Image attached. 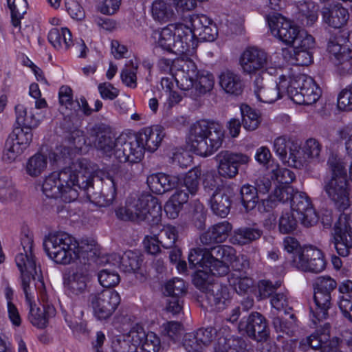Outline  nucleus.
I'll return each instance as SVG.
<instances>
[{
	"instance_id": "f257e3e1",
	"label": "nucleus",
	"mask_w": 352,
	"mask_h": 352,
	"mask_svg": "<svg viewBox=\"0 0 352 352\" xmlns=\"http://www.w3.org/2000/svg\"><path fill=\"white\" fill-rule=\"evenodd\" d=\"M164 135V128L155 125L141 130L127 140L120 138L118 143L122 144V148L117 150L116 158L121 163H137L142 159L145 150L156 151Z\"/></svg>"
},
{
	"instance_id": "f03ea898",
	"label": "nucleus",
	"mask_w": 352,
	"mask_h": 352,
	"mask_svg": "<svg viewBox=\"0 0 352 352\" xmlns=\"http://www.w3.org/2000/svg\"><path fill=\"white\" fill-rule=\"evenodd\" d=\"M327 164L331 177L324 179L323 190L338 210H344L350 206L346 164L333 153L329 156Z\"/></svg>"
},
{
	"instance_id": "7ed1b4c3",
	"label": "nucleus",
	"mask_w": 352,
	"mask_h": 352,
	"mask_svg": "<svg viewBox=\"0 0 352 352\" xmlns=\"http://www.w3.org/2000/svg\"><path fill=\"white\" fill-rule=\"evenodd\" d=\"M223 131L217 122L199 120L190 126L188 143L196 154L207 157L216 152L221 146Z\"/></svg>"
},
{
	"instance_id": "20e7f679",
	"label": "nucleus",
	"mask_w": 352,
	"mask_h": 352,
	"mask_svg": "<svg viewBox=\"0 0 352 352\" xmlns=\"http://www.w3.org/2000/svg\"><path fill=\"white\" fill-rule=\"evenodd\" d=\"M188 25L182 23L168 24L152 34L157 47L175 54L191 53L195 49V43Z\"/></svg>"
},
{
	"instance_id": "39448f33",
	"label": "nucleus",
	"mask_w": 352,
	"mask_h": 352,
	"mask_svg": "<svg viewBox=\"0 0 352 352\" xmlns=\"http://www.w3.org/2000/svg\"><path fill=\"white\" fill-rule=\"evenodd\" d=\"M162 214V206L158 199L151 195H142L133 203L116 210L117 217L121 220L146 221L152 228L161 222Z\"/></svg>"
},
{
	"instance_id": "423d86ee",
	"label": "nucleus",
	"mask_w": 352,
	"mask_h": 352,
	"mask_svg": "<svg viewBox=\"0 0 352 352\" xmlns=\"http://www.w3.org/2000/svg\"><path fill=\"white\" fill-rule=\"evenodd\" d=\"M78 241L65 232H50L43 240L47 255L55 263L70 264L78 258Z\"/></svg>"
},
{
	"instance_id": "0eeeda50",
	"label": "nucleus",
	"mask_w": 352,
	"mask_h": 352,
	"mask_svg": "<svg viewBox=\"0 0 352 352\" xmlns=\"http://www.w3.org/2000/svg\"><path fill=\"white\" fill-rule=\"evenodd\" d=\"M338 285L329 276L317 277L313 283L314 309H311V319L314 324L329 318V310L331 308V294Z\"/></svg>"
},
{
	"instance_id": "6e6552de",
	"label": "nucleus",
	"mask_w": 352,
	"mask_h": 352,
	"mask_svg": "<svg viewBox=\"0 0 352 352\" xmlns=\"http://www.w3.org/2000/svg\"><path fill=\"white\" fill-rule=\"evenodd\" d=\"M60 185L63 188V201L70 203L77 199L80 192L85 196L87 187L91 183L90 173L73 170L67 167L56 172Z\"/></svg>"
},
{
	"instance_id": "1a4fd4ad",
	"label": "nucleus",
	"mask_w": 352,
	"mask_h": 352,
	"mask_svg": "<svg viewBox=\"0 0 352 352\" xmlns=\"http://www.w3.org/2000/svg\"><path fill=\"white\" fill-rule=\"evenodd\" d=\"M287 91L291 99L299 104H312L321 96L320 88L312 78L305 74L291 80Z\"/></svg>"
},
{
	"instance_id": "9d476101",
	"label": "nucleus",
	"mask_w": 352,
	"mask_h": 352,
	"mask_svg": "<svg viewBox=\"0 0 352 352\" xmlns=\"http://www.w3.org/2000/svg\"><path fill=\"white\" fill-rule=\"evenodd\" d=\"M330 243L336 252L343 257L348 256L352 251V211L341 214L336 222Z\"/></svg>"
},
{
	"instance_id": "9b49d317",
	"label": "nucleus",
	"mask_w": 352,
	"mask_h": 352,
	"mask_svg": "<svg viewBox=\"0 0 352 352\" xmlns=\"http://www.w3.org/2000/svg\"><path fill=\"white\" fill-rule=\"evenodd\" d=\"M330 331V324L325 323L309 336L302 339L300 342V348L303 351L312 349H319L320 352H342L340 351L341 347L339 337L331 338Z\"/></svg>"
},
{
	"instance_id": "f8f14e48",
	"label": "nucleus",
	"mask_w": 352,
	"mask_h": 352,
	"mask_svg": "<svg viewBox=\"0 0 352 352\" xmlns=\"http://www.w3.org/2000/svg\"><path fill=\"white\" fill-rule=\"evenodd\" d=\"M327 50L342 69L346 72L352 71V31L342 32L331 38Z\"/></svg>"
},
{
	"instance_id": "ddd939ff",
	"label": "nucleus",
	"mask_w": 352,
	"mask_h": 352,
	"mask_svg": "<svg viewBox=\"0 0 352 352\" xmlns=\"http://www.w3.org/2000/svg\"><path fill=\"white\" fill-rule=\"evenodd\" d=\"M88 302L93 309L94 316L98 320H107L115 312L120 303V296L115 290L104 289L92 293Z\"/></svg>"
},
{
	"instance_id": "4468645a",
	"label": "nucleus",
	"mask_w": 352,
	"mask_h": 352,
	"mask_svg": "<svg viewBox=\"0 0 352 352\" xmlns=\"http://www.w3.org/2000/svg\"><path fill=\"white\" fill-rule=\"evenodd\" d=\"M32 129L23 126L16 127L7 138L3 159L10 163L30 145L32 140Z\"/></svg>"
},
{
	"instance_id": "2eb2a0df",
	"label": "nucleus",
	"mask_w": 352,
	"mask_h": 352,
	"mask_svg": "<svg viewBox=\"0 0 352 352\" xmlns=\"http://www.w3.org/2000/svg\"><path fill=\"white\" fill-rule=\"evenodd\" d=\"M269 64L267 52L255 46L246 47L239 57L241 71L247 75L263 74L267 71Z\"/></svg>"
},
{
	"instance_id": "dca6fc26",
	"label": "nucleus",
	"mask_w": 352,
	"mask_h": 352,
	"mask_svg": "<svg viewBox=\"0 0 352 352\" xmlns=\"http://www.w3.org/2000/svg\"><path fill=\"white\" fill-rule=\"evenodd\" d=\"M101 188L96 189L91 183L86 188L85 196L94 204L100 207L110 206L116 196V183L114 178L110 176L106 177L100 181Z\"/></svg>"
},
{
	"instance_id": "f3484780",
	"label": "nucleus",
	"mask_w": 352,
	"mask_h": 352,
	"mask_svg": "<svg viewBox=\"0 0 352 352\" xmlns=\"http://www.w3.org/2000/svg\"><path fill=\"white\" fill-rule=\"evenodd\" d=\"M294 265L302 271L320 273L326 267V261L323 253L316 248H307L303 252L293 258Z\"/></svg>"
},
{
	"instance_id": "a211bd4d",
	"label": "nucleus",
	"mask_w": 352,
	"mask_h": 352,
	"mask_svg": "<svg viewBox=\"0 0 352 352\" xmlns=\"http://www.w3.org/2000/svg\"><path fill=\"white\" fill-rule=\"evenodd\" d=\"M217 160L219 174L225 178L232 179L238 174L239 167L248 164L250 158L242 153L223 151L217 155Z\"/></svg>"
},
{
	"instance_id": "6ab92c4d",
	"label": "nucleus",
	"mask_w": 352,
	"mask_h": 352,
	"mask_svg": "<svg viewBox=\"0 0 352 352\" xmlns=\"http://www.w3.org/2000/svg\"><path fill=\"white\" fill-rule=\"evenodd\" d=\"M272 34L288 45H292L302 30L280 14L267 16Z\"/></svg>"
},
{
	"instance_id": "aec40b11",
	"label": "nucleus",
	"mask_w": 352,
	"mask_h": 352,
	"mask_svg": "<svg viewBox=\"0 0 352 352\" xmlns=\"http://www.w3.org/2000/svg\"><path fill=\"white\" fill-rule=\"evenodd\" d=\"M234 252V249L228 245H217L207 249L206 258L209 271L212 275L222 276L228 273L227 262L232 258Z\"/></svg>"
},
{
	"instance_id": "412c9836",
	"label": "nucleus",
	"mask_w": 352,
	"mask_h": 352,
	"mask_svg": "<svg viewBox=\"0 0 352 352\" xmlns=\"http://www.w3.org/2000/svg\"><path fill=\"white\" fill-rule=\"evenodd\" d=\"M239 329L257 342L266 341L270 337V329L266 318L258 312H252L240 322Z\"/></svg>"
},
{
	"instance_id": "4be33fe9",
	"label": "nucleus",
	"mask_w": 352,
	"mask_h": 352,
	"mask_svg": "<svg viewBox=\"0 0 352 352\" xmlns=\"http://www.w3.org/2000/svg\"><path fill=\"white\" fill-rule=\"evenodd\" d=\"M291 208L299 215L301 223L305 227H311L318 221V215L313 208L311 199L303 192L296 191L292 196Z\"/></svg>"
},
{
	"instance_id": "5701e85b",
	"label": "nucleus",
	"mask_w": 352,
	"mask_h": 352,
	"mask_svg": "<svg viewBox=\"0 0 352 352\" xmlns=\"http://www.w3.org/2000/svg\"><path fill=\"white\" fill-rule=\"evenodd\" d=\"M175 72V81L177 87L182 91L188 90L192 86L195 76L200 70H197L196 64L189 58H177L173 61Z\"/></svg>"
},
{
	"instance_id": "b1692460",
	"label": "nucleus",
	"mask_w": 352,
	"mask_h": 352,
	"mask_svg": "<svg viewBox=\"0 0 352 352\" xmlns=\"http://www.w3.org/2000/svg\"><path fill=\"white\" fill-rule=\"evenodd\" d=\"M89 279L87 270L77 268L64 275L63 283L69 295L78 296L86 292Z\"/></svg>"
},
{
	"instance_id": "393cba45",
	"label": "nucleus",
	"mask_w": 352,
	"mask_h": 352,
	"mask_svg": "<svg viewBox=\"0 0 352 352\" xmlns=\"http://www.w3.org/2000/svg\"><path fill=\"white\" fill-rule=\"evenodd\" d=\"M210 287L205 296L211 310L219 311L224 309L230 302L228 287L219 283H214Z\"/></svg>"
},
{
	"instance_id": "a878e982",
	"label": "nucleus",
	"mask_w": 352,
	"mask_h": 352,
	"mask_svg": "<svg viewBox=\"0 0 352 352\" xmlns=\"http://www.w3.org/2000/svg\"><path fill=\"white\" fill-rule=\"evenodd\" d=\"M182 180L177 176L158 173L147 177V185L153 193L162 195L178 186Z\"/></svg>"
},
{
	"instance_id": "bb28decb",
	"label": "nucleus",
	"mask_w": 352,
	"mask_h": 352,
	"mask_svg": "<svg viewBox=\"0 0 352 352\" xmlns=\"http://www.w3.org/2000/svg\"><path fill=\"white\" fill-rule=\"evenodd\" d=\"M253 88L256 97L262 102L272 103L280 97L278 85L275 82H267L261 75L254 80Z\"/></svg>"
},
{
	"instance_id": "cd10ccee",
	"label": "nucleus",
	"mask_w": 352,
	"mask_h": 352,
	"mask_svg": "<svg viewBox=\"0 0 352 352\" xmlns=\"http://www.w3.org/2000/svg\"><path fill=\"white\" fill-rule=\"evenodd\" d=\"M232 192L228 187H223L213 192L209 200L212 212L219 217H226L230 212L232 204Z\"/></svg>"
},
{
	"instance_id": "c85d7f7f",
	"label": "nucleus",
	"mask_w": 352,
	"mask_h": 352,
	"mask_svg": "<svg viewBox=\"0 0 352 352\" xmlns=\"http://www.w3.org/2000/svg\"><path fill=\"white\" fill-rule=\"evenodd\" d=\"M292 143L285 136L276 138L274 142V151L280 159L289 166L295 168H300L302 165L300 160L297 159L298 151L293 149Z\"/></svg>"
},
{
	"instance_id": "c756f323",
	"label": "nucleus",
	"mask_w": 352,
	"mask_h": 352,
	"mask_svg": "<svg viewBox=\"0 0 352 352\" xmlns=\"http://www.w3.org/2000/svg\"><path fill=\"white\" fill-rule=\"evenodd\" d=\"M322 16L323 21L326 24L336 29L344 26L349 19L348 10L340 3L330 8H323Z\"/></svg>"
},
{
	"instance_id": "7c9ffc66",
	"label": "nucleus",
	"mask_w": 352,
	"mask_h": 352,
	"mask_svg": "<svg viewBox=\"0 0 352 352\" xmlns=\"http://www.w3.org/2000/svg\"><path fill=\"white\" fill-rule=\"evenodd\" d=\"M214 84L213 75L208 71L200 70L195 76L192 86L185 91V96L196 99L200 96L210 91Z\"/></svg>"
},
{
	"instance_id": "2f4dec72",
	"label": "nucleus",
	"mask_w": 352,
	"mask_h": 352,
	"mask_svg": "<svg viewBox=\"0 0 352 352\" xmlns=\"http://www.w3.org/2000/svg\"><path fill=\"white\" fill-rule=\"evenodd\" d=\"M232 228L227 221L214 224L200 236V241L206 245L222 243L228 238Z\"/></svg>"
},
{
	"instance_id": "473e14b6",
	"label": "nucleus",
	"mask_w": 352,
	"mask_h": 352,
	"mask_svg": "<svg viewBox=\"0 0 352 352\" xmlns=\"http://www.w3.org/2000/svg\"><path fill=\"white\" fill-rule=\"evenodd\" d=\"M28 304L30 307L28 320L34 326L38 328H45L47 326L49 318L55 315V309L50 305L38 307L33 302Z\"/></svg>"
},
{
	"instance_id": "72a5a7b5",
	"label": "nucleus",
	"mask_w": 352,
	"mask_h": 352,
	"mask_svg": "<svg viewBox=\"0 0 352 352\" xmlns=\"http://www.w3.org/2000/svg\"><path fill=\"white\" fill-rule=\"evenodd\" d=\"M97 138L95 141V146L97 149L102 151L104 153L110 155L112 151L114 150V155L116 156V151L119 148H122V144L118 143L120 138H124L125 137L120 136L115 138L111 136L109 131H102L104 129V126L101 124L96 126Z\"/></svg>"
},
{
	"instance_id": "f704fd0d",
	"label": "nucleus",
	"mask_w": 352,
	"mask_h": 352,
	"mask_svg": "<svg viewBox=\"0 0 352 352\" xmlns=\"http://www.w3.org/2000/svg\"><path fill=\"white\" fill-rule=\"evenodd\" d=\"M219 85L226 93L241 95L244 89V83L241 76L230 70H226L219 75Z\"/></svg>"
},
{
	"instance_id": "c9c22d12",
	"label": "nucleus",
	"mask_w": 352,
	"mask_h": 352,
	"mask_svg": "<svg viewBox=\"0 0 352 352\" xmlns=\"http://www.w3.org/2000/svg\"><path fill=\"white\" fill-rule=\"evenodd\" d=\"M151 16L154 21L160 23L175 21L177 13L166 0H155L151 7Z\"/></svg>"
},
{
	"instance_id": "e433bc0d",
	"label": "nucleus",
	"mask_w": 352,
	"mask_h": 352,
	"mask_svg": "<svg viewBox=\"0 0 352 352\" xmlns=\"http://www.w3.org/2000/svg\"><path fill=\"white\" fill-rule=\"evenodd\" d=\"M263 231L253 227H241L234 230L230 241L234 245H245L261 238Z\"/></svg>"
},
{
	"instance_id": "4c0bfd02",
	"label": "nucleus",
	"mask_w": 352,
	"mask_h": 352,
	"mask_svg": "<svg viewBox=\"0 0 352 352\" xmlns=\"http://www.w3.org/2000/svg\"><path fill=\"white\" fill-rule=\"evenodd\" d=\"M48 41L56 50H67L73 45L72 33L66 28H52L48 34Z\"/></svg>"
},
{
	"instance_id": "58836bf2",
	"label": "nucleus",
	"mask_w": 352,
	"mask_h": 352,
	"mask_svg": "<svg viewBox=\"0 0 352 352\" xmlns=\"http://www.w3.org/2000/svg\"><path fill=\"white\" fill-rule=\"evenodd\" d=\"M294 194V189L289 186H283L276 188L273 195H270L269 198L261 199L263 210L269 211L274 206L276 201L283 203L288 200L292 201Z\"/></svg>"
},
{
	"instance_id": "ea45409f",
	"label": "nucleus",
	"mask_w": 352,
	"mask_h": 352,
	"mask_svg": "<svg viewBox=\"0 0 352 352\" xmlns=\"http://www.w3.org/2000/svg\"><path fill=\"white\" fill-rule=\"evenodd\" d=\"M64 314L65 320L71 329L78 332L86 331L87 323L82 319L84 312L80 307L74 306L65 310Z\"/></svg>"
},
{
	"instance_id": "a19ab883",
	"label": "nucleus",
	"mask_w": 352,
	"mask_h": 352,
	"mask_svg": "<svg viewBox=\"0 0 352 352\" xmlns=\"http://www.w3.org/2000/svg\"><path fill=\"white\" fill-rule=\"evenodd\" d=\"M47 166V157L41 153H36L27 160L24 168L28 175L36 177L42 174Z\"/></svg>"
},
{
	"instance_id": "79ce46f5",
	"label": "nucleus",
	"mask_w": 352,
	"mask_h": 352,
	"mask_svg": "<svg viewBox=\"0 0 352 352\" xmlns=\"http://www.w3.org/2000/svg\"><path fill=\"white\" fill-rule=\"evenodd\" d=\"M118 260L119 267L125 272H135L142 265V259L140 255L133 251H126L121 256L115 255V259Z\"/></svg>"
},
{
	"instance_id": "37998d69",
	"label": "nucleus",
	"mask_w": 352,
	"mask_h": 352,
	"mask_svg": "<svg viewBox=\"0 0 352 352\" xmlns=\"http://www.w3.org/2000/svg\"><path fill=\"white\" fill-rule=\"evenodd\" d=\"M57 178L56 172H53L49 175L43 183L42 190L47 197L60 198L63 200V188Z\"/></svg>"
},
{
	"instance_id": "c03bdc74",
	"label": "nucleus",
	"mask_w": 352,
	"mask_h": 352,
	"mask_svg": "<svg viewBox=\"0 0 352 352\" xmlns=\"http://www.w3.org/2000/svg\"><path fill=\"white\" fill-rule=\"evenodd\" d=\"M15 262L21 274L34 273L37 275L38 272L33 252H19L15 257Z\"/></svg>"
},
{
	"instance_id": "a18cd8bd",
	"label": "nucleus",
	"mask_w": 352,
	"mask_h": 352,
	"mask_svg": "<svg viewBox=\"0 0 352 352\" xmlns=\"http://www.w3.org/2000/svg\"><path fill=\"white\" fill-rule=\"evenodd\" d=\"M21 286L23 290V292L25 296V299L28 303H30L32 302L34 298V296L36 292V279L37 277L38 281L40 283L41 285H43V283L40 279V276L38 275V272H37V275L34 273L32 274H21Z\"/></svg>"
},
{
	"instance_id": "49530a36",
	"label": "nucleus",
	"mask_w": 352,
	"mask_h": 352,
	"mask_svg": "<svg viewBox=\"0 0 352 352\" xmlns=\"http://www.w3.org/2000/svg\"><path fill=\"white\" fill-rule=\"evenodd\" d=\"M285 58L299 65H308L312 62V54L310 50H304L294 48L284 49L283 50Z\"/></svg>"
},
{
	"instance_id": "de8ad7c7",
	"label": "nucleus",
	"mask_w": 352,
	"mask_h": 352,
	"mask_svg": "<svg viewBox=\"0 0 352 352\" xmlns=\"http://www.w3.org/2000/svg\"><path fill=\"white\" fill-rule=\"evenodd\" d=\"M228 282L231 287L239 294H245L253 286V280L243 274L232 273L228 277Z\"/></svg>"
},
{
	"instance_id": "09e8293b",
	"label": "nucleus",
	"mask_w": 352,
	"mask_h": 352,
	"mask_svg": "<svg viewBox=\"0 0 352 352\" xmlns=\"http://www.w3.org/2000/svg\"><path fill=\"white\" fill-rule=\"evenodd\" d=\"M242 124L248 131H254L261 123V118L258 113L247 104L241 107Z\"/></svg>"
},
{
	"instance_id": "8fccbe9b",
	"label": "nucleus",
	"mask_w": 352,
	"mask_h": 352,
	"mask_svg": "<svg viewBox=\"0 0 352 352\" xmlns=\"http://www.w3.org/2000/svg\"><path fill=\"white\" fill-rule=\"evenodd\" d=\"M16 120L19 126L25 128H36L39 124V120L36 118L35 115L30 111L27 112V109L22 104H17L15 107Z\"/></svg>"
},
{
	"instance_id": "3c124183",
	"label": "nucleus",
	"mask_w": 352,
	"mask_h": 352,
	"mask_svg": "<svg viewBox=\"0 0 352 352\" xmlns=\"http://www.w3.org/2000/svg\"><path fill=\"white\" fill-rule=\"evenodd\" d=\"M241 202L247 211L254 209L258 202V194L254 187L250 184L243 185L240 191Z\"/></svg>"
},
{
	"instance_id": "603ef678",
	"label": "nucleus",
	"mask_w": 352,
	"mask_h": 352,
	"mask_svg": "<svg viewBox=\"0 0 352 352\" xmlns=\"http://www.w3.org/2000/svg\"><path fill=\"white\" fill-rule=\"evenodd\" d=\"M160 245L165 249L174 248L178 237V232L175 227L172 226H164L160 232L156 234Z\"/></svg>"
},
{
	"instance_id": "864d4df0",
	"label": "nucleus",
	"mask_w": 352,
	"mask_h": 352,
	"mask_svg": "<svg viewBox=\"0 0 352 352\" xmlns=\"http://www.w3.org/2000/svg\"><path fill=\"white\" fill-rule=\"evenodd\" d=\"M8 6L11 12L12 23L14 27H19L21 19L27 12L26 0H7Z\"/></svg>"
},
{
	"instance_id": "5fc2aeb1",
	"label": "nucleus",
	"mask_w": 352,
	"mask_h": 352,
	"mask_svg": "<svg viewBox=\"0 0 352 352\" xmlns=\"http://www.w3.org/2000/svg\"><path fill=\"white\" fill-rule=\"evenodd\" d=\"M188 22L190 25V27L188 26V28L193 35L192 40L195 43L196 48L197 42L195 39V35L201 32V30H205L213 21L205 14H192L189 16Z\"/></svg>"
},
{
	"instance_id": "6e6d98bb",
	"label": "nucleus",
	"mask_w": 352,
	"mask_h": 352,
	"mask_svg": "<svg viewBox=\"0 0 352 352\" xmlns=\"http://www.w3.org/2000/svg\"><path fill=\"white\" fill-rule=\"evenodd\" d=\"M289 318L290 320H287L277 316L273 319L272 323L276 331L292 337L294 335L296 330V317L294 314H291Z\"/></svg>"
},
{
	"instance_id": "4d7b16f0",
	"label": "nucleus",
	"mask_w": 352,
	"mask_h": 352,
	"mask_svg": "<svg viewBox=\"0 0 352 352\" xmlns=\"http://www.w3.org/2000/svg\"><path fill=\"white\" fill-rule=\"evenodd\" d=\"M207 248H196L190 250L188 254V263L190 267H201L209 270L208 260L206 258Z\"/></svg>"
},
{
	"instance_id": "13d9d810",
	"label": "nucleus",
	"mask_w": 352,
	"mask_h": 352,
	"mask_svg": "<svg viewBox=\"0 0 352 352\" xmlns=\"http://www.w3.org/2000/svg\"><path fill=\"white\" fill-rule=\"evenodd\" d=\"M124 335L136 352H140L139 349L147 336L144 328L139 324L133 326L129 333Z\"/></svg>"
},
{
	"instance_id": "bf43d9fd",
	"label": "nucleus",
	"mask_w": 352,
	"mask_h": 352,
	"mask_svg": "<svg viewBox=\"0 0 352 352\" xmlns=\"http://www.w3.org/2000/svg\"><path fill=\"white\" fill-rule=\"evenodd\" d=\"M210 274H212L208 269L197 270L192 278L194 285L201 292L206 293L210 288V286L215 283L210 280Z\"/></svg>"
},
{
	"instance_id": "052dcab7",
	"label": "nucleus",
	"mask_w": 352,
	"mask_h": 352,
	"mask_svg": "<svg viewBox=\"0 0 352 352\" xmlns=\"http://www.w3.org/2000/svg\"><path fill=\"white\" fill-rule=\"evenodd\" d=\"M186 291L187 288L184 280L174 278L165 284L164 294L166 296L182 297Z\"/></svg>"
},
{
	"instance_id": "680f3d73",
	"label": "nucleus",
	"mask_w": 352,
	"mask_h": 352,
	"mask_svg": "<svg viewBox=\"0 0 352 352\" xmlns=\"http://www.w3.org/2000/svg\"><path fill=\"white\" fill-rule=\"evenodd\" d=\"M58 100L61 106L71 111H76V107H79L78 100L73 99V91L69 86L63 85L60 87Z\"/></svg>"
},
{
	"instance_id": "e2e57ef3",
	"label": "nucleus",
	"mask_w": 352,
	"mask_h": 352,
	"mask_svg": "<svg viewBox=\"0 0 352 352\" xmlns=\"http://www.w3.org/2000/svg\"><path fill=\"white\" fill-rule=\"evenodd\" d=\"M298 221L291 211L283 212L278 221V229L282 234H289L296 230Z\"/></svg>"
},
{
	"instance_id": "0e129e2a",
	"label": "nucleus",
	"mask_w": 352,
	"mask_h": 352,
	"mask_svg": "<svg viewBox=\"0 0 352 352\" xmlns=\"http://www.w3.org/2000/svg\"><path fill=\"white\" fill-rule=\"evenodd\" d=\"M200 175L201 171L196 168L189 170L182 179L186 190L192 195H195L199 189Z\"/></svg>"
},
{
	"instance_id": "69168bd1",
	"label": "nucleus",
	"mask_w": 352,
	"mask_h": 352,
	"mask_svg": "<svg viewBox=\"0 0 352 352\" xmlns=\"http://www.w3.org/2000/svg\"><path fill=\"white\" fill-rule=\"evenodd\" d=\"M138 65L134 64L132 60L129 65H126L125 67L122 70L121 79L122 82L127 87L135 88L137 87L136 73Z\"/></svg>"
},
{
	"instance_id": "338daca9",
	"label": "nucleus",
	"mask_w": 352,
	"mask_h": 352,
	"mask_svg": "<svg viewBox=\"0 0 352 352\" xmlns=\"http://www.w3.org/2000/svg\"><path fill=\"white\" fill-rule=\"evenodd\" d=\"M239 339L220 338L218 342V346L215 348L216 352H239L241 348Z\"/></svg>"
},
{
	"instance_id": "774afa93",
	"label": "nucleus",
	"mask_w": 352,
	"mask_h": 352,
	"mask_svg": "<svg viewBox=\"0 0 352 352\" xmlns=\"http://www.w3.org/2000/svg\"><path fill=\"white\" fill-rule=\"evenodd\" d=\"M337 105L342 111L352 110V83L338 94Z\"/></svg>"
}]
</instances>
